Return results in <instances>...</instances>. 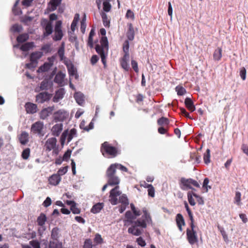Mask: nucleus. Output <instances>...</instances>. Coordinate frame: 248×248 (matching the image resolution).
<instances>
[{"mask_svg": "<svg viewBox=\"0 0 248 248\" xmlns=\"http://www.w3.org/2000/svg\"><path fill=\"white\" fill-rule=\"evenodd\" d=\"M222 57V49L220 47H217L215 49L213 53V59L215 61H218Z\"/></svg>", "mask_w": 248, "mask_h": 248, "instance_id": "72a5a7b5", "label": "nucleus"}, {"mask_svg": "<svg viewBox=\"0 0 248 248\" xmlns=\"http://www.w3.org/2000/svg\"><path fill=\"white\" fill-rule=\"evenodd\" d=\"M203 160L204 163L207 165L210 162V150L209 149H207L204 154Z\"/></svg>", "mask_w": 248, "mask_h": 248, "instance_id": "c03bdc74", "label": "nucleus"}, {"mask_svg": "<svg viewBox=\"0 0 248 248\" xmlns=\"http://www.w3.org/2000/svg\"><path fill=\"white\" fill-rule=\"evenodd\" d=\"M44 124L43 122L37 121L31 125V131L34 134H37L40 136H43L45 134L44 132Z\"/></svg>", "mask_w": 248, "mask_h": 248, "instance_id": "0eeeda50", "label": "nucleus"}, {"mask_svg": "<svg viewBox=\"0 0 248 248\" xmlns=\"http://www.w3.org/2000/svg\"><path fill=\"white\" fill-rule=\"evenodd\" d=\"M193 194H195V192H193V191H188L187 192V199L189 202V203L191 206H194L196 204V202L194 201V199L193 198Z\"/></svg>", "mask_w": 248, "mask_h": 248, "instance_id": "37998d69", "label": "nucleus"}, {"mask_svg": "<svg viewBox=\"0 0 248 248\" xmlns=\"http://www.w3.org/2000/svg\"><path fill=\"white\" fill-rule=\"evenodd\" d=\"M67 115L68 114L66 111L61 109L54 112L53 114V118L55 122H62L66 118Z\"/></svg>", "mask_w": 248, "mask_h": 248, "instance_id": "f8f14e48", "label": "nucleus"}, {"mask_svg": "<svg viewBox=\"0 0 248 248\" xmlns=\"http://www.w3.org/2000/svg\"><path fill=\"white\" fill-rule=\"evenodd\" d=\"M65 93L64 90L61 88L56 92L53 98L54 102H58L60 100L63 98Z\"/></svg>", "mask_w": 248, "mask_h": 248, "instance_id": "aec40b11", "label": "nucleus"}, {"mask_svg": "<svg viewBox=\"0 0 248 248\" xmlns=\"http://www.w3.org/2000/svg\"><path fill=\"white\" fill-rule=\"evenodd\" d=\"M134 225H135L137 227H141L142 228H145L146 227V223L145 220H140L139 219L132 222Z\"/></svg>", "mask_w": 248, "mask_h": 248, "instance_id": "49530a36", "label": "nucleus"}, {"mask_svg": "<svg viewBox=\"0 0 248 248\" xmlns=\"http://www.w3.org/2000/svg\"><path fill=\"white\" fill-rule=\"evenodd\" d=\"M68 166H67L60 168L58 170L57 174H59V175L60 176H61V175H63L65 174L68 170Z\"/></svg>", "mask_w": 248, "mask_h": 248, "instance_id": "bf43d9fd", "label": "nucleus"}, {"mask_svg": "<svg viewBox=\"0 0 248 248\" xmlns=\"http://www.w3.org/2000/svg\"><path fill=\"white\" fill-rule=\"evenodd\" d=\"M100 151L102 155L107 158L115 157L119 154L117 148L112 146L107 141H105L101 144Z\"/></svg>", "mask_w": 248, "mask_h": 248, "instance_id": "f03ea898", "label": "nucleus"}, {"mask_svg": "<svg viewBox=\"0 0 248 248\" xmlns=\"http://www.w3.org/2000/svg\"><path fill=\"white\" fill-rule=\"evenodd\" d=\"M60 237V230L58 227L52 229L51 233V238L55 241H57Z\"/></svg>", "mask_w": 248, "mask_h": 248, "instance_id": "2f4dec72", "label": "nucleus"}, {"mask_svg": "<svg viewBox=\"0 0 248 248\" xmlns=\"http://www.w3.org/2000/svg\"><path fill=\"white\" fill-rule=\"evenodd\" d=\"M110 0H96V3L98 5H100L102 1H103V10L106 12H109L111 6L109 3V1Z\"/></svg>", "mask_w": 248, "mask_h": 248, "instance_id": "393cba45", "label": "nucleus"}, {"mask_svg": "<svg viewBox=\"0 0 248 248\" xmlns=\"http://www.w3.org/2000/svg\"><path fill=\"white\" fill-rule=\"evenodd\" d=\"M52 32V26L51 23H47L45 27V32L44 35L45 36H48Z\"/></svg>", "mask_w": 248, "mask_h": 248, "instance_id": "de8ad7c7", "label": "nucleus"}, {"mask_svg": "<svg viewBox=\"0 0 248 248\" xmlns=\"http://www.w3.org/2000/svg\"><path fill=\"white\" fill-rule=\"evenodd\" d=\"M54 110V107L53 106L48 107L42 109L39 113L40 118L42 120L47 119V117L52 114Z\"/></svg>", "mask_w": 248, "mask_h": 248, "instance_id": "9b49d317", "label": "nucleus"}, {"mask_svg": "<svg viewBox=\"0 0 248 248\" xmlns=\"http://www.w3.org/2000/svg\"><path fill=\"white\" fill-rule=\"evenodd\" d=\"M67 69L70 77H75L76 79L78 78L77 70L75 68L74 64L70 65Z\"/></svg>", "mask_w": 248, "mask_h": 248, "instance_id": "7c9ffc66", "label": "nucleus"}, {"mask_svg": "<svg viewBox=\"0 0 248 248\" xmlns=\"http://www.w3.org/2000/svg\"><path fill=\"white\" fill-rule=\"evenodd\" d=\"M196 229L198 230V228H187V240L191 245L194 244L198 245V238Z\"/></svg>", "mask_w": 248, "mask_h": 248, "instance_id": "423d86ee", "label": "nucleus"}, {"mask_svg": "<svg viewBox=\"0 0 248 248\" xmlns=\"http://www.w3.org/2000/svg\"><path fill=\"white\" fill-rule=\"evenodd\" d=\"M50 98V94L47 92H42L36 95L35 101L38 103L42 104L45 102L49 101Z\"/></svg>", "mask_w": 248, "mask_h": 248, "instance_id": "1a4fd4ad", "label": "nucleus"}, {"mask_svg": "<svg viewBox=\"0 0 248 248\" xmlns=\"http://www.w3.org/2000/svg\"><path fill=\"white\" fill-rule=\"evenodd\" d=\"M119 203H122L119 208V211L122 213L125 210L126 206L129 204L128 199L126 194H124L121 196Z\"/></svg>", "mask_w": 248, "mask_h": 248, "instance_id": "ddd939ff", "label": "nucleus"}, {"mask_svg": "<svg viewBox=\"0 0 248 248\" xmlns=\"http://www.w3.org/2000/svg\"><path fill=\"white\" fill-rule=\"evenodd\" d=\"M29 244L33 248H40V243L37 240H31V241H30Z\"/></svg>", "mask_w": 248, "mask_h": 248, "instance_id": "680f3d73", "label": "nucleus"}, {"mask_svg": "<svg viewBox=\"0 0 248 248\" xmlns=\"http://www.w3.org/2000/svg\"><path fill=\"white\" fill-rule=\"evenodd\" d=\"M65 77V74L60 71L55 76L54 81L57 83L60 86H63L65 85L64 80Z\"/></svg>", "mask_w": 248, "mask_h": 248, "instance_id": "4468645a", "label": "nucleus"}, {"mask_svg": "<svg viewBox=\"0 0 248 248\" xmlns=\"http://www.w3.org/2000/svg\"><path fill=\"white\" fill-rule=\"evenodd\" d=\"M93 244L91 239H86L84 244L83 248H92Z\"/></svg>", "mask_w": 248, "mask_h": 248, "instance_id": "69168bd1", "label": "nucleus"}, {"mask_svg": "<svg viewBox=\"0 0 248 248\" xmlns=\"http://www.w3.org/2000/svg\"><path fill=\"white\" fill-rule=\"evenodd\" d=\"M125 17L127 18H131V19L134 20L135 17L134 14L132 10L128 9L126 12Z\"/></svg>", "mask_w": 248, "mask_h": 248, "instance_id": "774afa93", "label": "nucleus"}, {"mask_svg": "<svg viewBox=\"0 0 248 248\" xmlns=\"http://www.w3.org/2000/svg\"><path fill=\"white\" fill-rule=\"evenodd\" d=\"M193 186L200 188V185L197 181L191 178L187 179V189L192 188Z\"/></svg>", "mask_w": 248, "mask_h": 248, "instance_id": "cd10ccee", "label": "nucleus"}, {"mask_svg": "<svg viewBox=\"0 0 248 248\" xmlns=\"http://www.w3.org/2000/svg\"><path fill=\"white\" fill-rule=\"evenodd\" d=\"M25 108L26 112L29 114H34L37 111V105L31 102L26 103L25 105Z\"/></svg>", "mask_w": 248, "mask_h": 248, "instance_id": "2eb2a0df", "label": "nucleus"}, {"mask_svg": "<svg viewBox=\"0 0 248 248\" xmlns=\"http://www.w3.org/2000/svg\"><path fill=\"white\" fill-rule=\"evenodd\" d=\"M188 161L191 162L194 165L198 164L201 162V155H198L196 152H190Z\"/></svg>", "mask_w": 248, "mask_h": 248, "instance_id": "dca6fc26", "label": "nucleus"}, {"mask_svg": "<svg viewBox=\"0 0 248 248\" xmlns=\"http://www.w3.org/2000/svg\"><path fill=\"white\" fill-rule=\"evenodd\" d=\"M241 196V193L239 191H236L235 193L234 199H235V203L238 205H240V203Z\"/></svg>", "mask_w": 248, "mask_h": 248, "instance_id": "0e129e2a", "label": "nucleus"}, {"mask_svg": "<svg viewBox=\"0 0 248 248\" xmlns=\"http://www.w3.org/2000/svg\"><path fill=\"white\" fill-rule=\"evenodd\" d=\"M43 56V53L40 51L32 52L30 55V61L35 62L38 63V60Z\"/></svg>", "mask_w": 248, "mask_h": 248, "instance_id": "a878e982", "label": "nucleus"}, {"mask_svg": "<svg viewBox=\"0 0 248 248\" xmlns=\"http://www.w3.org/2000/svg\"><path fill=\"white\" fill-rule=\"evenodd\" d=\"M129 45L128 40H125L123 44V49L124 53V55H129Z\"/></svg>", "mask_w": 248, "mask_h": 248, "instance_id": "603ef678", "label": "nucleus"}, {"mask_svg": "<svg viewBox=\"0 0 248 248\" xmlns=\"http://www.w3.org/2000/svg\"><path fill=\"white\" fill-rule=\"evenodd\" d=\"M142 212L143 213V215L142 216V218H143V220H145L146 221V223H149L151 222V217L145 207L142 209Z\"/></svg>", "mask_w": 248, "mask_h": 248, "instance_id": "e433bc0d", "label": "nucleus"}, {"mask_svg": "<svg viewBox=\"0 0 248 248\" xmlns=\"http://www.w3.org/2000/svg\"><path fill=\"white\" fill-rule=\"evenodd\" d=\"M157 123L160 126H167L169 124V120L167 118L162 117L157 120Z\"/></svg>", "mask_w": 248, "mask_h": 248, "instance_id": "58836bf2", "label": "nucleus"}, {"mask_svg": "<svg viewBox=\"0 0 248 248\" xmlns=\"http://www.w3.org/2000/svg\"><path fill=\"white\" fill-rule=\"evenodd\" d=\"M30 155V149L29 148H26L22 153L21 156L24 159H28Z\"/></svg>", "mask_w": 248, "mask_h": 248, "instance_id": "5fc2aeb1", "label": "nucleus"}, {"mask_svg": "<svg viewBox=\"0 0 248 248\" xmlns=\"http://www.w3.org/2000/svg\"><path fill=\"white\" fill-rule=\"evenodd\" d=\"M187 109H188L191 112H193L195 110V106L193 101L190 97L188 96H187Z\"/></svg>", "mask_w": 248, "mask_h": 248, "instance_id": "ea45409f", "label": "nucleus"}, {"mask_svg": "<svg viewBox=\"0 0 248 248\" xmlns=\"http://www.w3.org/2000/svg\"><path fill=\"white\" fill-rule=\"evenodd\" d=\"M77 135V130L75 128L70 130L69 133H68L67 142H69L72 139Z\"/></svg>", "mask_w": 248, "mask_h": 248, "instance_id": "09e8293b", "label": "nucleus"}, {"mask_svg": "<svg viewBox=\"0 0 248 248\" xmlns=\"http://www.w3.org/2000/svg\"><path fill=\"white\" fill-rule=\"evenodd\" d=\"M23 28L21 25L16 24L13 25L12 30L14 32H21Z\"/></svg>", "mask_w": 248, "mask_h": 248, "instance_id": "13d9d810", "label": "nucleus"}, {"mask_svg": "<svg viewBox=\"0 0 248 248\" xmlns=\"http://www.w3.org/2000/svg\"><path fill=\"white\" fill-rule=\"evenodd\" d=\"M175 91L177 92V94L179 95H184L186 92L185 88L180 85L176 87Z\"/></svg>", "mask_w": 248, "mask_h": 248, "instance_id": "6e6d98bb", "label": "nucleus"}, {"mask_svg": "<svg viewBox=\"0 0 248 248\" xmlns=\"http://www.w3.org/2000/svg\"><path fill=\"white\" fill-rule=\"evenodd\" d=\"M67 137L68 138V130H67L64 131V132L62 133V135H61L60 140H61V142L62 144H64Z\"/></svg>", "mask_w": 248, "mask_h": 248, "instance_id": "e2e57ef3", "label": "nucleus"}, {"mask_svg": "<svg viewBox=\"0 0 248 248\" xmlns=\"http://www.w3.org/2000/svg\"><path fill=\"white\" fill-rule=\"evenodd\" d=\"M187 213L188 215L189 220H190V222L189 223L190 227V228H197L198 227L194 225V219L193 216L192 211L189 208L187 204Z\"/></svg>", "mask_w": 248, "mask_h": 248, "instance_id": "c756f323", "label": "nucleus"}, {"mask_svg": "<svg viewBox=\"0 0 248 248\" xmlns=\"http://www.w3.org/2000/svg\"><path fill=\"white\" fill-rule=\"evenodd\" d=\"M111 165H114V168L115 170H116L117 169L120 170H121L124 172H127L128 169L124 167V166L122 165L121 164L119 163H114L112 164Z\"/></svg>", "mask_w": 248, "mask_h": 248, "instance_id": "864d4df0", "label": "nucleus"}, {"mask_svg": "<svg viewBox=\"0 0 248 248\" xmlns=\"http://www.w3.org/2000/svg\"><path fill=\"white\" fill-rule=\"evenodd\" d=\"M61 180V176L59 174H53L48 178L49 184L53 186L58 185Z\"/></svg>", "mask_w": 248, "mask_h": 248, "instance_id": "6ab92c4d", "label": "nucleus"}, {"mask_svg": "<svg viewBox=\"0 0 248 248\" xmlns=\"http://www.w3.org/2000/svg\"><path fill=\"white\" fill-rule=\"evenodd\" d=\"M128 29L126 32V36L130 41H132L134 39L135 31L132 23L128 24Z\"/></svg>", "mask_w": 248, "mask_h": 248, "instance_id": "412c9836", "label": "nucleus"}, {"mask_svg": "<svg viewBox=\"0 0 248 248\" xmlns=\"http://www.w3.org/2000/svg\"><path fill=\"white\" fill-rule=\"evenodd\" d=\"M47 248H62V244L58 240L50 241Z\"/></svg>", "mask_w": 248, "mask_h": 248, "instance_id": "f704fd0d", "label": "nucleus"}, {"mask_svg": "<svg viewBox=\"0 0 248 248\" xmlns=\"http://www.w3.org/2000/svg\"><path fill=\"white\" fill-rule=\"evenodd\" d=\"M63 129V124L62 123L57 124L53 125L51 129L52 135L58 137L60 135Z\"/></svg>", "mask_w": 248, "mask_h": 248, "instance_id": "f3484780", "label": "nucleus"}, {"mask_svg": "<svg viewBox=\"0 0 248 248\" xmlns=\"http://www.w3.org/2000/svg\"><path fill=\"white\" fill-rule=\"evenodd\" d=\"M20 143L22 145L26 144L29 141V134L25 131L22 132L18 137Z\"/></svg>", "mask_w": 248, "mask_h": 248, "instance_id": "4be33fe9", "label": "nucleus"}, {"mask_svg": "<svg viewBox=\"0 0 248 248\" xmlns=\"http://www.w3.org/2000/svg\"><path fill=\"white\" fill-rule=\"evenodd\" d=\"M128 232L133 235L139 236L141 234L142 230L139 229L138 227L133 224L132 226L128 228Z\"/></svg>", "mask_w": 248, "mask_h": 248, "instance_id": "5701e85b", "label": "nucleus"}, {"mask_svg": "<svg viewBox=\"0 0 248 248\" xmlns=\"http://www.w3.org/2000/svg\"><path fill=\"white\" fill-rule=\"evenodd\" d=\"M86 27V17L85 16L82 19V20L80 22V29L81 32L83 33L85 32Z\"/></svg>", "mask_w": 248, "mask_h": 248, "instance_id": "052dcab7", "label": "nucleus"}, {"mask_svg": "<svg viewBox=\"0 0 248 248\" xmlns=\"http://www.w3.org/2000/svg\"><path fill=\"white\" fill-rule=\"evenodd\" d=\"M129 59V55H124L120 60L121 66L125 71H128L129 70L128 64Z\"/></svg>", "mask_w": 248, "mask_h": 248, "instance_id": "a211bd4d", "label": "nucleus"}, {"mask_svg": "<svg viewBox=\"0 0 248 248\" xmlns=\"http://www.w3.org/2000/svg\"><path fill=\"white\" fill-rule=\"evenodd\" d=\"M240 76L241 78L243 80H245L246 78V69L245 67H242L240 71Z\"/></svg>", "mask_w": 248, "mask_h": 248, "instance_id": "338daca9", "label": "nucleus"}, {"mask_svg": "<svg viewBox=\"0 0 248 248\" xmlns=\"http://www.w3.org/2000/svg\"><path fill=\"white\" fill-rule=\"evenodd\" d=\"M209 183V179L208 178L206 177L204 179L202 183V188L204 192H208L209 189H211L212 186L208 185Z\"/></svg>", "mask_w": 248, "mask_h": 248, "instance_id": "4c0bfd02", "label": "nucleus"}, {"mask_svg": "<svg viewBox=\"0 0 248 248\" xmlns=\"http://www.w3.org/2000/svg\"><path fill=\"white\" fill-rule=\"evenodd\" d=\"M74 98L78 105L82 106L84 103V97L82 93H75Z\"/></svg>", "mask_w": 248, "mask_h": 248, "instance_id": "c85d7f7f", "label": "nucleus"}, {"mask_svg": "<svg viewBox=\"0 0 248 248\" xmlns=\"http://www.w3.org/2000/svg\"><path fill=\"white\" fill-rule=\"evenodd\" d=\"M29 38V34L25 33L19 35L16 38V41L18 43H23L28 40Z\"/></svg>", "mask_w": 248, "mask_h": 248, "instance_id": "a19ab883", "label": "nucleus"}, {"mask_svg": "<svg viewBox=\"0 0 248 248\" xmlns=\"http://www.w3.org/2000/svg\"><path fill=\"white\" fill-rule=\"evenodd\" d=\"M34 46L33 42H27L22 45L20 49L23 51H28Z\"/></svg>", "mask_w": 248, "mask_h": 248, "instance_id": "c9c22d12", "label": "nucleus"}, {"mask_svg": "<svg viewBox=\"0 0 248 248\" xmlns=\"http://www.w3.org/2000/svg\"><path fill=\"white\" fill-rule=\"evenodd\" d=\"M57 139L55 138H49L46 140L44 145V149L46 152L52 151L53 155L59 154L58 147L57 145Z\"/></svg>", "mask_w": 248, "mask_h": 248, "instance_id": "39448f33", "label": "nucleus"}, {"mask_svg": "<svg viewBox=\"0 0 248 248\" xmlns=\"http://www.w3.org/2000/svg\"><path fill=\"white\" fill-rule=\"evenodd\" d=\"M193 196L196 198L197 201L199 205H203L204 204V201L203 197L200 196V195L195 194H193Z\"/></svg>", "mask_w": 248, "mask_h": 248, "instance_id": "4d7b16f0", "label": "nucleus"}, {"mask_svg": "<svg viewBox=\"0 0 248 248\" xmlns=\"http://www.w3.org/2000/svg\"><path fill=\"white\" fill-rule=\"evenodd\" d=\"M58 54L60 57L61 61H63L65 57H64V47L63 45L59 48L58 51Z\"/></svg>", "mask_w": 248, "mask_h": 248, "instance_id": "3c124183", "label": "nucleus"}, {"mask_svg": "<svg viewBox=\"0 0 248 248\" xmlns=\"http://www.w3.org/2000/svg\"><path fill=\"white\" fill-rule=\"evenodd\" d=\"M52 67V64L48 62H45L43 65L41 66L39 69V72H46L48 71Z\"/></svg>", "mask_w": 248, "mask_h": 248, "instance_id": "79ce46f5", "label": "nucleus"}, {"mask_svg": "<svg viewBox=\"0 0 248 248\" xmlns=\"http://www.w3.org/2000/svg\"><path fill=\"white\" fill-rule=\"evenodd\" d=\"M114 166V165H110L106 173L108 184L111 186H118L120 182L119 178L116 175V170Z\"/></svg>", "mask_w": 248, "mask_h": 248, "instance_id": "7ed1b4c3", "label": "nucleus"}, {"mask_svg": "<svg viewBox=\"0 0 248 248\" xmlns=\"http://www.w3.org/2000/svg\"><path fill=\"white\" fill-rule=\"evenodd\" d=\"M62 22L61 20L57 21L56 23L54 29V36L53 40L55 41L61 40L63 36V33L62 30Z\"/></svg>", "mask_w": 248, "mask_h": 248, "instance_id": "6e6552de", "label": "nucleus"}, {"mask_svg": "<svg viewBox=\"0 0 248 248\" xmlns=\"http://www.w3.org/2000/svg\"><path fill=\"white\" fill-rule=\"evenodd\" d=\"M62 0H51L49 3L48 9L49 11H55L61 4Z\"/></svg>", "mask_w": 248, "mask_h": 248, "instance_id": "b1692460", "label": "nucleus"}, {"mask_svg": "<svg viewBox=\"0 0 248 248\" xmlns=\"http://www.w3.org/2000/svg\"><path fill=\"white\" fill-rule=\"evenodd\" d=\"M104 204L103 203H97L94 204L91 209V212L93 214L99 213L103 208Z\"/></svg>", "mask_w": 248, "mask_h": 248, "instance_id": "473e14b6", "label": "nucleus"}, {"mask_svg": "<svg viewBox=\"0 0 248 248\" xmlns=\"http://www.w3.org/2000/svg\"><path fill=\"white\" fill-rule=\"evenodd\" d=\"M102 21L103 25L106 27H108L109 26L110 21L108 19L107 15L105 13L102 14Z\"/></svg>", "mask_w": 248, "mask_h": 248, "instance_id": "8fccbe9b", "label": "nucleus"}, {"mask_svg": "<svg viewBox=\"0 0 248 248\" xmlns=\"http://www.w3.org/2000/svg\"><path fill=\"white\" fill-rule=\"evenodd\" d=\"M47 218L46 216L44 213H41L39 216L37 218V222L38 225L41 227V228L38 229V232L41 233V231L43 232L46 229L44 226L45 223L46 221Z\"/></svg>", "mask_w": 248, "mask_h": 248, "instance_id": "9d476101", "label": "nucleus"}, {"mask_svg": "<svg viewBox=\"0 0 248 248\" xmlns=\"http://www.w3.org/2000/svg\"><path fill=\"white\" fill-rule=\"evenodd\" d=\"M96 52L100 55L104 68L107 67V57L108 50V43L107 37L103 36L100 40V45L97 44L95 47Z\"/></svg>", "mask_w": 248, "mask_h": 248, "instance_id": "f257e3e1", "label": "nucleus"}, {"mask_svg": "<svg viewBox=\"0 0 248 248\" xmlns=\"http://www.w3.org/2000/svg\"><path fill=\"white\" fill-rule=\"evenodd\" d=\"M123 194L120 190L119 186H115L109 192V201L112 205L117 204L120 201V197Z\"/></svg>", "mask_w": 248, "mask_h": 248, "instance_id": "20e7f679", "label": "nucleus"}, {"mask_svg": "<svg viewBox=\"0 0 248 248\" xmlns=\"http://www.w3.org/2000/svg\"><path fill=\"white\" fill-rule=\"evenodd\" d=\"M176 221L179 229L180 231H182V227L183 225H185V220L181 214H178L177 215L176 217Z\"/></svg>", "mask_w": 248, "mask_h": 248, "instance_id": "bb28decb", "label": "nucleus"}, {"mask_svg": "<svg viewBox=\"0 0 248 248\" xmlns=\"http://www.w3.org/2000/svg\"><path fill=\"white\" fill-rule=\"evenodd\" d=\"M50 88V84L48 81L44 80L40 84V90H47Z\"/></svg>", "mask_w": 248, "mask_h": 248, "instance_id": "a18cd8bd", "label": "nucleus"}]
</instances>
